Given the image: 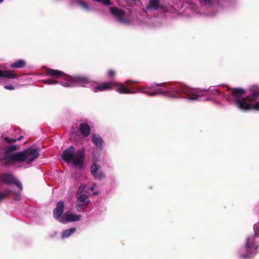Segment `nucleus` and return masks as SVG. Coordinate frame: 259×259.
Here are the masks:
<instances>
[{"label":"nucleus","instance_id":"1","mask_svg":"<svg viewBox=\"0 0 259 259\" xmlns=\"http://www.w3.org/2000/svg\"><path fill=\"white\" fill-rule=\"evenodd\" d=\"M113 88L116 89V91L120 94H133L140 92L146 94L150 96L161 95L168 97L177 98L178 94L183 93L186 94L187 98L191 100L205 101L208 100L207 98L203 97V96L207 94V92L206 90L190 89L181 85L166 87L162 85L161 88L158 89L155 92L150 91L148 88H141L136 92H132L125 86L116 82V85L113 86Z\"/></svg>","mask_w":259,"mask_h":259},{"label":"nucleus","instance_id":"2","mask_svg":"<svg viewBox=\"0 0 259 259\" xmlns=\"http://www.w3.org/2000/svg\"><path fill=\"white\" fill-rule=\"evenodd\" d=\"M18 146H10L5 152L2 162L9 164L13 162H24L27 164L31 163L39 155L37 148L30 147L22 152H15Z\"/></svg>","mask_w":259,"mask_h":259},{"label":"nucleus","instance_id":"3","mask_svg":"<svg viewBox=\"0 0 259 259\" xmlns=\"http://www.w3.org/2000/svg\"><path fill=\"white\" fill-rule=\"evenodd\" d=\"M251 93L247 98H242L245 91L242 89H234L232 92V97L227 98L229 101H234L237 107L243 111L251 110L252 103L257 100L259 97V88L253 86L250 89Z\"/></svg>","mask_w":259,"mask_h":259},{"label":"nucleus","instance_id":"4","mask_svg":"<svg viewBox=\"0 0 259 259\" xmlns=\"http://www.w3.org/2000/svg\"><path fill=\"white\" fill-rule=\"evenodd\" d=\"M47 74L52 76L56 79L62 78L63 80L61 81V84L65 87L76 85L85 87L90 83V80L87 77L80 76L72 77L65 75L63 72L52 69H48L47 71Z\"/></svg>","mask_w":259,"mask_h":259},{"label":"nucleus","instance_id":"5","mask_svg":"<svg viewBox=\"0 0 259 259\" xmlns=\"http://www.w3.org/2000/svg\"><path fill=\"white\" fill-rule=\"evenodd\" d=\"M75 149L70 146L65 149L62 154V159L66 162H72L74 166L81 167L83 165L84 157L83 149L77 150L74 153Z\"/></svg>","mask_w":259,"mask_h":259},{"label":"nucleus","instance_id":"6","mask_svg":"<svg viewBox=\"0 0 259 259\" xmlns=\"http://www.w3.org/2000/svg\"><path fill=\"white\" fill-rule=\"evenodd\" d=\"M259 235H254L247 238L245 247L240 251V256L242 258H246L255 254L258 247L255 239Z\"/></svg>","mask_w":259,"mask_h":259},{"label":"nucleus","instance_id":"7","mask_svg":"<svg viewBox=\"0 0 259 259\" xmlns=\"http://www.w3.org/2000/svg\"><path fill=\"white\" fill-rule=\"evenodd\" d=\"M89 202L85 186L81 185L79 187L76 193L75 208L78 211H81L87 208Z\"/></svg>","mask_w":259,"mask_h":259},{"label":"nucleus","instance_id":"8","mask_svg":"<svg viewBox=\"0 0 259 259\" xmlns=\"http://www.w3.org/2000/svg\"><path fill=\"white\" fill-rule=\"evenodd\" d=\"M80 217V215L74 214L70 211H66L60 219V222L65 224L67 222H75L79 220Z\"/></svg>","mask_w":259,"mask_h":259},{"label":"nucleus","instance_id":"9","mask_svg":"<svg viewBox=\"0 0 259 259\" xmlns=\"http://www.w3.org/2000/svg\"><path fill=\"white\" fill-rule=\"evenodd\" d=\"M115 85L116 82L113 81L110 82H104L93 86L92 89L95 92H102L110 90L112 89H113V86Z\"/></svg>","mask_w":259,"mask_h":259},{"label":"nucleus","instance_id":"10","mask_svg":"<svg viewBox=\"0 0 259 259\" xmlns=\"http://www.w3.org/2000/svg\"><path fill=\"white\" fill-rule=\"evenodd\" d=\"M93 161L94 163L91 167V174L96 179H101L103 178L104 175L101 168L95 163L96 162V159L94 154H93Z\"/></svg>","mask_w":259,"mask_h":259},{"label":"nucleus","instance_id":"11","mask_svg":"<svg viewBox=\"0 0 259 259\" xmlns=\"http://www.w3.org/2000/svg\"><path fill=\"white\" fill-rule=\"evenodd\" d=\"M110 12L117 18V19L119 22L124 24L128 23V21L123 19L122 18L124 15V12L123 10L114 7H110Z\"/></svg>","mask_w":259,"mask_h":259},{"label":"nucleus","instance_id":"12","mask_svg":"<svg viewBox=\"0 0 259 259\" xmlns=\"http://www.w3.org/2000/svg\"><path fill=\"white\" fill-rule=\"evenodd\" d=\"M64 203L62 201H59L56 208L53 211V214L55 219L60 222V219L64 210Z\"/></svg>","mask_w":259,"mask_h":259},{"label":"nucleus","instance_id":"13","mask_svg":"<svg viewBox=\"0 0 259 259\" xmlns=\"http://www.w3.org/2000/svg\"><path fill=\"white\" fill-rule=\"evenodd\" d=\"M15 178L11 174H4L1 176L0 180L3 183L9 184L15 182Z\"/></svg>","mask_w":259,"mask_h":259},{"label":"nucleus","instance_id":"14","mask_svg":"<svg viewBox=\"0 0 259 259\" xmlns=\"http://www.w3.org/2000/svg\"><path fill=\"white\" fill-rule=\"evenodd\" d=\"M92 141L97 147L99 149L102 148L103 141L99 135H94L92 137Z\"/></svg>","mask_w":259,"mask_h":259},{"label":"nucleus","instance_id":"15","mask_svg":"<svg viewBox=\"0 0 259 259\" xmlns=\"http://www.w3.org/2000/svg\"><path fill=\"white\" fill-rule=\"evenodd\" d=\"M79 130L84 137H87L90 133V127L89 125L86 123H81L79 126Z\"/></svg>","mask_w":259,"mask_h":259},{"label":"nucleus","instance_id":"16","mask_svg":"<svg viewBox=\"0 0 259 259\" xmlns=\"http://www.w3.org/2000/svg\"><path fill=\"white\" fill-rule=\"evenodd\" d=\"M16 77L17 76L11 71L0 70V78H16Z\"/></svg>","mask_w":259,"mask_h":259},{"label":"nucleus","instance_id":"17","mask_svg":"<svg viewBox=\"0 0 259 259\" xmlns=\"http://www.w3.org/2000/svg\"><path fill=\"white\" fill-rule=\"evenodd\" d=\"M26 63L24 60L20 59L12 63L10 66L13 68H21L25 66Z\"/></svg>","mask_w":259,"mask_h":259},{"label":"nucleus","instance_id":"18","mask_svg":"<svg viewBox=\"0 0 259 259\" xmlns=\"http://www.w3.org/2000/svg\"><path fill=\"white\" fill-rule=\"evenodd\" d=\"M75 231V228H72L71 229L64 231L61 234L62 238L64 239L69 237L72 234L74 233Z\"/></svg>","mask_w":259,"mask_h":259},{"label":"nucleus","instance_id":"19","mask_svg":"<svg viewBox=\"0 0 259 259\" xmlns=\"http://www.w3.org/2000/svg\"><path fill=\"white\" fill-rule=\"evenodd\" d=\"M159 6V0H150L149 5L147 7L148 9L157 10Z\"/></svg>","mask_w":259,"mask_h":259},{"label":"nucleus","instance_id":"20","mask_svg":"<svg viewBox=\"0 0 259 259\" xmlns=\"http://www.w3.org/2000/svg\"><path fill=\"white\" fill-rule=\"evenodd\" d=\"M43 82L48 84H54L58 83V81L53 79H47L43 80Z\"/></svg>","mask_w":259,"mask_h":259},{"label":"nucleus","instance_id":"21","mask_svg":"<svg viewBox=\"0 0 259 259\" xmlns=\"http://www.w3.org/2000/svg\"><path fill=\"white\" fill-rule=\"evenodd\" d=\"M22 138H23L22 137H20L18 138V139H10L8 137H5V140L9 143H15L16 141L20 140Z\"/></svg>","mask_w":259,"mask_h":259},{"label":"nucleus","instance_id":"22","mask_svg":"<svg viewBox=\"0 0 259 259\" xmlns=\"http://www.w3.org/2000/svg\"><path fill=\"white\" fill-rule=\"evenodd\" d=\"M252 103L251 110L259 111V102Z\"/></svg>","mask_w":259,"mask_h":259},{"label":"nucleus","instance_id":"23","mask_svg":"<svg viewBox=\"0 0 259 259\" xmlns=\"http://www.w3.org/2000/svg\"><path fill=\"white\" fill-rule=\"evenodd\" d=\"M78 5L82 9H84L85 10H90V8L89 7V6L86 4H85L84 2H83L79 1L78 2Z\"/></svg>","mask_w":259,"mask_h":259},{"label":"nucleus","instance_id":"24","mask_svg":"<svg viewBox=\"0 0 259 259\" xmlns=\"http://www.w3.org/2000/svg\"><path fill=\"white\" fill-rule=\"evenodd\" d=\"M10 193L9 190H6L4 192L0 193V201L5 198L6 196Z\"/></svg>","mask_w":259,"mask_h":259},{"label":"nucleus","instance_id":"25","mask_svg":"<svg viewBox=\"0 0 259 259\" xmlns=\"http://www.w3.org/2000/svg\"><path fill=\"white\" fill-rule=\"evenodd\" d=\"M13 183H15V185L20 189V190L21 191L23 189V186L22 184L20 182L17 180L16 178L15 179V182H14Z\"/></svg>","mask_w":259,"mask_h":259},{"label":"nucleus","instance_id":"26","mask_svg":"<svg viewBox=\"0 0 259 259\" xmlns=\"http://www.w3.org/2000/svg\"><path fill=\"white\" fill-rule=\"evenodd\" d=\"M254 230L256 235H259V224L254 226Z\"/></svg>","mask_w":259,"mask_h":259},{"label":"nucleus","instance_id":"27","mask_svg":"<svg viewBox=\"0 0 259 259\" xmlns=\"http://www.w3.org/2000/svg\"><path fill=\"white\" fill-rule=\"evenodd\" d=\"M115 74V72L113 70H110L108 71V75L109 77H113V76H114Z\"/></svg>","mask_w":259,"mask_h":259},{"label":"nucleus","instance_id":"28","mask_svg":"<svg viewBox=\"0 0 259 259\" xmlns=\"http://www.w3.org/2000/svg\"><path fill=\"white\" fill-rule=\"evenodd\" d=\"M200 2L203 5H208L210 3V0H200Z\"/></svg>","mask_w":259,"mask_h":259},{"label":"nucleus","instance_id":"29","mask_svg":"<svg viewBox=\"0 0 259 259\" xmlns=\"http://www.w3.org/2000/svg\"><path fill=\"white\" fill-rule=\"evenodd\" d=\"M4 88L6 89L9 90H13L15 89V88L13 85H5Z\"/></svg>","mask_w":259,"mask_h":259},{"label":"nucleus","instance_id":"30","mask_svg":"<svg viewBox=\"0 0 259 259\" xmlns=\"http://www.w3.org/2000/svg\"><path fill=\"white\" fill-rule=\"evenodd\" d=\"M96 187V184H94L91 187V189L90 190L91 191H94L95 188Z\"/></svg>","mask_w":259,"mask_h":259},{"label":"nucleus","instance_id":"31","mask_svg":"<svg viewBox=\"0 0 259 259\" xmlns=\"http://www.w3.org/2000/svg\"><path fill=\"white\" fill-rule=\"evenodd\" d=\"M20 196L17 194H15V199L18 200L20 199Z\"/></svg>","mask_w":259,"mask_h":259},{"label":"nucleus","instance_id":"32","mask_svg":"<svg viewBox=\"0 0 259 259\" xmlns=\"http://www.w3.org/2000/svg\"><path fill=\"white\" fill-rule=\"evenodd\" d=\"M125 83H126V84H127V85H130V84H128V81H126L125 82ZM131 84H132V83H131ZM130 85H131V84H130Z\"/></svg>","mask_w":259,"mask_h":259},{"label":"nucleus","instance_id":"33","mask_svg":"<svg viewBox=\"0 0 259 259\" xmlns=\"http://www.w3.org/2000/svg\"><path fill=\"white\" fill-rule=\"evenodd\" d=\"M94 195H97L98 194V192H94L93 193Z\"/></svg>","mask_w":259,"mask_h":259},{"label":"nucleus","instance_id":"34","mask_svg":"<svg viewBox=\"0 0 259 259\" xmlns=\"http://www.w3.org/2000/svg\"><path fill=\"white\" fill-rule=\"evenodd\" d=\"M4 1V0H0V3H2Z\"/></svg>","mask_w":259,"mask_h":259},{"label":"nucleus","instance_id":"35","mask_svg":"<svg viewBox=\"0 0 259 259\" xmlns=\"http://www.w3.org/2000/svg\"><path fill=\"white\" fill-rule=\"evenodd\" d=\"M137 82H138L137 81L132 82V83H137Z\"/></svg>","mask_w":259,"mask_h":259}]
</instances>
